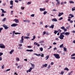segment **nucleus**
<instances>
[{
    "label": "nucleus",
    "mask_w": 75,
    "mask_h": 75,
    "mask_svg": "<svg viewBox=\"0 0 75 75\" xmlns=\"http://www.w3.org/2000/svg\"><path fill=\"white\" fill-rule=\"evenodd\" d=\"M53 55L56 58H57V59H59V58H60L59 54H54Z\"/></svg>",
    "instance_id": "1"
},
{
    "label": "nucleus",
    "mask_w": 75,
    "mask_h": 75,
    "mask_svg": "<svg viewBox=\"0 0 75 75\" xmlns=\"http://www.w3.org/2000/svg\"><path fill=\"white\" fill-rule=\"evenodd\" d=\"M69 16H71V17L70 16L68 17V18H69V19H68V21H70L71 19H70V18H72V17H74V15H73L71 14L69 15Z\"/></svg>",
    "instance_id": "2"
},
{
    "label": "nucleus",
    "mask_w": 75,
    "mask_h": 75,
    "mask_svg": "<svg viewBox=\"0 0 75 75\" xmlns=\"http://www.w3.org/2000/svg\"><path fill=\"white\" fill-rule=\"evenodd\" d=\"M64 37V35L62 34H60V36L59 37V38H60L61 40H63Z\"/></svg>",
    "instance_id": "3"
},
{
    "label": "nucleus",
    "mask_w": 75,
    "mask_h": 75,
    "mask_svg": "<svg viewBox=\"0 0 75 75\" xmlns=\"http://www.w3.org/2000/svg\"><path fill=\"white\" fill-rule=\"evenodd\" d=\"M24 38V36H22L21 38V40H20V43H23V42H24V38Z\"/></svg>",
    "instance_id": "4"
},
{
    "label": "nucleus",
    "mask_w": 75,
    "mask_h": 75,
    "mask_svg": "<svg viewBox=\"0 0 75 75\" xmlns=\"http://www.w3.org/2000/svg\"><path fill=\"white\" fill-rule=\"evenodd\" d=\"M0 48H5V46L3 44H0Z\"/></svg>",
    "instance_id": "5"
},
{
    "label": "nucleus",
    "mask_w": 75,
    "mask_h": 75,
    "mask_svg": "<svg viewBox=\"0 0 75 75\" xmlns=\"http://www.w3.org/2000/svg\"><path fill=\"white\" fill-rule=\"evenodd\" d=\"M17 25H18V24L16 23H13L12 25H11V27H16L17 26Z\"/></svg>",
    "instance_id": "6"
},
{
    "label": "nucleus",
    "mask_w": 75,
    "mask_h": 75,
    "mask_svg": "<svg viewBox=\"0 0 75 75\" xmlns=\"http://www.w3.org/2000/svg\"><path fill=\"white\" fill-rule=\"evenodd\" d=\"M3 27H4V29L6 30H7V29H8V28H9L8 27H7L6 25H3Z\"/></svg>",
    "instance_id": "7"
},
{
    "label": "nucleus",
    "mask_w": 75,
    "mask_h": 75,
    "mask_svg": "<svg viewBox=\"0 0 75 75\" xmlns=\"http://www.w3.org/2000/svg\"><path fill=\"white\" fill-rule=\"evenodd\" d=\"M32 69H33V68H32V67H30V69H29V71L28 70L27 71V73H28V72H30L31 71V70H32Z\"/></svg>",
    "instance_id": "8"
},
{
    "label": "nucleus",
    "mask_w": 75,
    "mask_h": 75,
    "mask_svg": "<svg viewBox=\"0 0 75 75\" xmlns=\"http://www.w3.org/2000/svg\"><path fill=\"white\" fill-rule=\"evenodd\" d=\"M48 66V65L47 64H45V65H42V67H41L42 68H44V67H47Z\"/></svg>",
    "instance_id": "9"
},
{
    "label": "nucleus",
    "mask_w": 75,
    "mask_h": 75,
    "mask_svg": "<svg viewBox=\"0 0 75 75\" xmlns=\"http://www.w3.org/2000/svg\"><path fill=\"white\" fill-rule=\"evenodd\" d=\"M40 11H45V8H40Z\"/></svg>",
    "instance_id": "10"
},
{
    "label": "nucleus",
    "mask_w": 75,
    "mask_h": 75,
    "mask_svg": "<svg viewBox=\"0 0 75 75\" xmlns=\"http://www.w3.org/2000/svg\"><path fill=\"white\" fill-rule=\"evenodd\" d=\"M13 21H15V22L16 23H17L18 22H19V21H18V19H15L13 20Z\"/></svg>",
    "instance_id": "11"
},
{
    "label": "nucleus",
    "mask_w": 75,
    "mask_h": 75,
    "mask_svg": "<svg viewBox=\"0 0 75 75\" xmlns=\"http://www.w3.org/2000/svg\"><path fill=\"white\" fill-rule=\"evenodd\" d=\"M52 21H55V22H57V21H58L57 20V19L54 18V19H52Z\"/></svg>",
    "instance_id": "12"
},
{
    "label": "nucleus",
    "mask_w": 75,
    "mask_h": 75,
    "mask_svg": "<svg viewBox=\"0 0 75 75\" xmlns=\"http://www.w3.org/2000/svg\"><path fill=\"white\" fill-rule=\"evenodd\" d=\"M54 25H52L51 26L49 27V28H52V29H53V28H54Z\"/></svg>",
    "instance_id": "13"
},
{
    "label": "nucleus",
    "mask_w": 75,
    "mask_h": 75,
    "mask_svg": "<svg viewBox=\"0 0 75 75\" xmlns=\"http://www.w3.org/2000/svg\"><path fill=\"white\" fill-rule=\"evenodd\" d=\"M27 51H28V52H33V50H26Z\"/></svg>",
    "instance_id": "14"
},
{
    "label": "nucleus",
    "mask_w": 75,
    "mask_h": 75,
    "mask_svg": "<svg viewBox=\"0 0 75 75\" xmlns=\"http://www.w3.org/2000/svg\"><path fill=\"white\" fill-rule=\"evenodd\" d=\"M24 22H27V23H30V21L29 20H23Z\"/></svg>",
    "instance_id": "15"
},
{
    "label": "nucleus",
    "mask_w": 75,
    "mask_h": 75,
    "mask_svg": "<svg viewBox=\"0 0 75 75\" xmlns=\"http://www.w3.org/2000/svg\"><path fill=\"white\" fill-rule=\"evenodd\" d=\"M1 11H2V13H6V11H4V10L3 9H1Z\"/></svg>",
    "instance_id": "16"
},
{
    "label": "nucleus",
    "mask_w": 75,
    "mask_h": 75,
    "mask_svg": "<svg viewBox=\"0 0 75 75\" xmlns=\"http://www.w3.org/2000/svg\"><path fill=\"white\" fill-rule=\"evenodd\" d=\"M69 34H70V33L69 32H67L66 33H65V35H69Z\"/></svg>",
    "instance_id": "17"
},
{
    "label": "nucleus",
    "mask_w": 75,
    "mask_h": 75,
    "mask_svg": "<svg viewBox=\"0 0 75 75\" xmlns=\"http://www.w3.org/2000/svg\"><path fill=\"white\" fill-rule=\"evenodd\" d=\"M11 5H13V1H11L10 2Z\"/></svg>",
    "instance_id": "18"
},
{
    "label": "nucleus",
    "mask_w": 75,
    "mask_h": 75,
    "mask_svg": "<svg viewBox=\"0 0 75 75\" xmlns=\"http://www.w3.org/2000/svg\"><path fill=\"white\" fill-rule=\"evenodd\" d=\"M69 3H70V4H74V2L73 1H69Z\"/></svg>",
    "instance_id": "19"
},
{
    "label": "nucleus",
    "mask_w": 75,
    "mask_h": 75,
    "mask_svg": "<svg viewBox=\"0 0 75 75\" xmlns=\"http://www.w3.org/2000/svg\"><path fill=\"white\" fill-rule=\"evenodd\" d=\"M33 38L32 39H31V40H35V38H36V37H35V35H34V36H33Z\"/></svg>",
    "instance_id": "20"
},
{
    "label": "nucleus",
    "mask_w": 75,
    "mask_h": 75,
    "mask_svg": "<svg viewBox=\"0 0 75 75\" xmlns=\"http://www.w3.org/2000/svg\"><path fill=\"white\" fill-rule=\"evenodd\" d=\"M14 52V50H11V51L9 52V53H10V54H12V52Z\"/></svg>",
    "instance_id": "21"
},
{
    "label": "nucleus",
    "mask_w": 75,
    "mask_h": 75,
    "mask_svg": "<svg viewBox=\"0 0 75 75\" xmlns=\"http://www.w3.org/2000/svg\"><path fill=\"white\" fill-rule=\"evenodd\" d=\"M46 58V60H47V59H48V58H49V55H47V56H46L45 57Z\"/></svg>",
    "instance_id": "22"
},
{
    "label": "nucleus",
    "mask_w": 75,
    "mask_h": 75,
    "mask_svg": "<svg viewBox=\"0 0 75 75\" xmlns=\"http://www.w3.org/2000/svg\"><path fill=\"white\" fill-rule=\"evenodd\" d=\"M56 4L57 5H59L60 4V2L59 1L57 2V3Z\"/></svg>",
    "instance_id": "23"
},
{
    "label": "nucleus",
    "mask_w": 75,
    "mask_h": 75,
    "mask_svg": "<svg viewBox=\"0 0 75 75\" xmlns=\"http://www.w3.org/2000/svg\"><path fill=\"white\" fill-rule=\"evenodd\" d=\"M60 48H63L64 47V44H62L60 46Z\"/></svg>",
    "instance_id": "24"
},
{
    "label": "nucleus",
    "mask_w": 75,
    "mask_h": 75,
    "mask_svg": "<svg viewBox=\"0 0 75 75\" xmlns=\"http://www.w3.org/2000/svg\"><path fill=\"white\" fill-rule=\"evenodd\" d=\"M72 72H73V71H71L70 72L68 73V75H71V73H72Z\"/></svg>",
    "instance_id": "25"
},
{
    "label": "nucleus",
    "mask_w": 75,
    "mask_h": 75,
    "mask_svg": "<svg viewBox=\"0 0 75 75\" xmlns=\"http://www.w3.org/2000/svg\"><path fill=\"white\" fill-rule=\"evenodd\" d=\"M16 60L17 61H20V59L18 57H17L16 59Z\"/></svg>",
    "instance_id": "26"
},
{
    "label": "nucleus",
    "mask_w": 75,
    "mask_h": 75,
    "mask_svg": "<svg viewBox=\"0 0 75 75\" xmlns=\"http://www.w3.org/2000/svg\"><path fill=\"white\" fill-rule=\"evenodd\" d=\"M58 31L57 30H55L54 32V33L55 34H57V33H58Z\"/></svg>",
    "instance_id": "27"
},
{
    "label": "nucleus",
    "mask_w": 75,
    "mask_h": 75,
    "mask_svg": "<svg viewBox=\"0 0 75 75\" xmlns=\"http://www.w3.org/2000/svg\"><path fill=\"white\" fill-rule=\"evenodd\" d=\"M64 70L67 71H69V69H68V68L67 67H66L65 69H64Z\"/></svg>",
    "instance_id": "28"
},
{
    "label": "nucleus",
    "mask_w": 75,
    "mask_h": 75,
    "mask_svg": "<svg viewBox=\"0 0 75 75\" xmlns=\"http://www.w3.org/2000/svg\"><path fill=\"white\" fill-rule=\"evenodd\" d=\"M47 13V11H45L44 12L43 14L44 15H45Z\"/></svg>",
    "instance_id": "29"
},
{
    "label": "nucleus",
    "mask_w": 75,
    "mask_h": 75,
    "mask_svg": "<svg viewBox=\"0 0 75 75\" xmlns=\"http://www.w3.org/2000/svg\"><path fill=\"white\" fill-rule=\"evenodd\" d=\"M40 51H43V48L42 47H40Z\"/></svg>",
    "instance_id": "30"
},
{
    "label": "nucleus",
    "mask_w": 75,
    "mask_h": 75,
    "mask_svg": "<svg viewBox=\"0 0 75 75\" xmlns=\"http://www.w3.org/2000/svg\"><path fill=\"white\" fill-rule=\"evenodd\" d=\"M64 51H67V48L65 47H64Z\"/></svg>",
    "instance_id": "31"
},
{
    "label": "nucleus",
    "mask_w": 75,
    "mask_h": 75,
    "mask_svg": "<svg viewBox=\"0 0 75 75\" xmlns=\"http://www.w3.org/2000/svg\"><path fill=\"white\" fill-rule=\"evenodd\" d=\"M31 64L32 67L34 68L35 67V65H34V64Z\"/></svg>",
    "instance_id": "32"
},
{
    "label": "nucleus",
    "mask_w": 75,
    "mask_h": 75,
    "mask_svg": "<svg viewBox=\"0 0 75 75\" xmlns=\"http://www.w3.org/2000/svg\"><path fill=\"white\" fill-rule=\"evenodd\" d=\"M72 11H75V7H74L73 8H72Z\"/></svg>",
    "instance_id": "33"
},
{
    "label": "nucleus",
    "mask_w": 75,
    "mask_h": 75,
    "mask_svg": "<svg viewBox=\"0 0 75 75\" xmlns=\"http://www.w3.org/2000/svg\"><path fill=\"white\" fill-rule=\"evenodd\" d=\"M35 55H36L37 56H40L41 54H34Z\"/></svg>",
    "instance_id": "34"
},
{
    "label": "nucleus",
    "mask_w": 75,
    "mask_h": 75,
    "mask_svg": "<svg viewBox=\"0 0 75 75\" xmlns=\"http://www.w3.org/2000/svg\"><path fill=\"white\" fill-rule=\"evenodd\" d=\"M41 54H42V55H40L41 57H44V54H42V53H41Z\"/></svg>",
    "instance_id": "35"
},
{
    "label": "nucleus",
    "mask_w": 75,
    "mask_h": 75,
    "mask_svg": "<svg viewBox=\"0 0 75 75\" xmlns=\"http://www.w3.org/2000/svg\"><path fill=\"white\" fill-rule=\"evenodd\" d=\"M3 55V53L2 52H0V57H1V55Z\"/></svg>",
    "instance_id": "36"
},
{
    "label": "nucleus",
    "mask_w": 75,
    "mask_h": 75,
    "mask_svg": "<svg viewBox=\"0 0 75 75\" xmlns=\"http://www.w3.org/2000/svg\"><path fill=\"white\" fill-rule=\"evenodd\" d=\"M61 29H62V30H64L65 28V27L64 26H62L61 28Z\"/></svg>",
    "instance_id": "37"
},
{
    "label": "nucleus",
    "mask_w": 75,
    "mask_h": 75,
    "mask_svg": "<svg viewBox=\"0 0 75 75\" xmlns=\"http://www.w3.org/2000/svg\"><path fill=\"white\" fill-rule=\"evenodd\" d=\"M60 34H64V35H65V32H62V33H61Z\"/></svg>",
    "instance_id": "38"
},
{
    "label": "nucleus",
    "mask_w": 75,
    "mask_h": 75,
    "mask_svg": "<svg viewBox=\"0 0 75 75\" xmlns=\"http://www.w3.org/2000/svg\"><path fill=\"white\" fill-rule=\"evenodd\" d=\"M6 20V18H5L4 19H3L2 21H5Z\"/></svg>",
    "instance_id": "39"
},
{
    "label": "nucleus",
    "mask_w": 75,
    "mask_h": 75,
    "mask_svg": "<svg viewBox=\"0 0 75 75\" xmlns=\"http://www.w3.org/2000/svg\"><path fill=\"white\" fill-rule=\"evenodd\" d=\"M15 34H21V33H15Z\"/></svg>",
    "instance_id": "40"
},
{
    "label": "nucleus",
    "mask_w": 75,
    "mask_h": 75,
    "mask_svg": "<svg viewBox=\"0 0 75 75\" xmlns=\"http://www.w3.org/2000/svg\"><path fill=\"white\" fill-rule=\"evenodd\" d=\"M34 45H37L38 44V43L36 42H34Z\"/></svg>",
    "instance_id": "41"
},
{
    "label": "nucleus",
    "mask_w": 75,
    "mask_h": 75,
    "mask_svg": "<svg viewBox=\"0 0 75 75\" xmlns=\"http://www.w3.org/2000/svg\"><path fill=\"white\" fill-rule=\"evenodd\" d=\"M1 16V17H4V13H2Z\"/></svg>",
    "instance_id": "42"
},
{
    "label": "nucleus",
    "mask_w": 75,
    "mask_h": 75,
    "mask_svg": "<svg viewBox=\"0 0 75 75\" xmlns=\"http://www.w3.org/2000/svg\"><path fill=\"white\" fill-rule=\"evenodd\" d=\"M43 35H44L45 34H46V32L45 31H44L43 32Z\"/></svg>",
    "instance_id": "43"
},
{
    "label": "nucleus",
    "mask_w": 75,
    "mask_h": 75,
    "mask_svg": "<svg viewBox=\"0 0 75 75\" xmlns=\"http://www.w3.org/2000/svg\"><path fill=\"white\" fill-rule=\"evenodd\" d=\"M27 36L29 37L30 36V33H27L26 34Z\"/></svg>",
    "instance_id": "44"
},
{
    "label": "nucleus",
    "mask_w": 75,
    "mask_h": 75,
    "mask_svg": "<svg viewBox=\"0 0 75 75\" xmlns=\"http://www.w3.org/2000/svg\"><path fill=\"white\" fill-rule=\"evenodd\" d=\"M58 31H59V33H61L62 31V30H61L60 29H59L58 30Z\"/></svg>",
    "instance_id": "45"
},
{
    "label": "nucleus",
    "mask_w": 75,
    "mask_h": 75,
    "mask_svg": "<svg viewBox=\"0 0 75 75\" xmlns=\"http://www.w3.org/2000/svg\"><path fill=\"white\" fill-rule=\"evenodd\" d=\"M11 69H7L6 70V72H7V71H9Z\"/></svg>",
    "instance_id": "46"
},
{
    "label": "nucleus",
    "mask_w": 75,
    "mask_h": 75,
    "mask_svg": "<svg viewBox=\"0 0 75 75\" xmlns=\"http://www.w3.org/2000/svg\"><path fill=\"white\" fill-rule=\"evenodd\" d=\"M75 55V53H74L73 54L71 55V57H74Z\"/></svg>",
    "instance_id": "47"
},
{
    "label": "nucleus",
    "mask_w": 75,
    "mask_h": 75,
    "mask_svg": "<svg viewBox=\"0 0 75 75\" xmlns=\"http://www.w3.org/2000/svg\"><path fill=\"white\" fill-rule=\"evenodd\" d=\"M15 2H16V3H18V1L17 0H15Z\"/></svg>",
    "instance_id": "48"
},
{
    "label": "nucleus",
    "mask_w": 75,
    "mask_h": 75,
    "mask_svg": "<svg viewBox=\"0 0 75 75\" xmlns=\"http://www.w3.org/2000/svg\"><path fill=\"white\" fill-rule=\"evenodd\" d=\"M34 16H35V14H33L30 15L31 17H34Z\"/></svg>",
    "instance_id": "49"
},
{
    "label": "nucleus",
    "mask_w": 75,
    "mask_h": 75,
    "mask_svg": "<svg viewBox=\"0 0 75 75\" xmlns=\"http://www.w3.org/2000/svg\"><path fill=\"white\" fill-rule=\"evenodd\" d=\"M63 19V18L62 17H61L59 19V20L61 21V20H62Z\"/></svg>",
    "instance_id": "50"
},
{
    "label": "nucleus",
    "mask_w": 75,
    "mask_h": 75,
    "mask_svg": "<svg viewBox=\"0 0 75 75\" xmlns=\"http://www.w3.org/2000/svg\"><path fill=\"white\" fill-rule=\"evenodd\" d=\"M4 64H3V66H2L1 69H4Z\"/></svg>",
    "instance_id": "51"
},
{
    "label": "nucleus",
    "mask_w": 75,
    "mask_h": 75,
    "mask_svg": "<svg viewBox=\"0 0 75 75\" xmlns=\"http://www.w3.org/2000/svg\"><path fill=\"white\" fill-rule=\"evenodd\" d=\"M44 41L43 40H42V41H40V43H43L44 42Z\"/></svg>",
    "instance_id": "52"
},
{
    "label": "nucleus",
    "mask_w": 75,
    "mask_h": 75,
    "mask_svg": "<svg viewBox=\"0 0 75 75\" xmlns=\"http://www.w3.org/2000/svg\"><path fill=\"white\" fill-rule=\"evenodd\" d=\"M31 2H28L27 3V4H31Z\"/></svg>",
    "instance_id": "53"
},
{
    "label": "nucleus",
    "mask_w": 75,
    "mask_h": 75,
    "mask_svg": "<svg viewBox=\"0 0 75 75\" xmlns=\"http://www.w3.org/2000/svg\"><path fill=\"white\" fill-rule=\"evenodd\" d=\"M64 30V32H65L67 31V30L66 29H65V28Z\"/></svg>",
    "instance_id": "54"
},
{
    "label": "nucleus",
    "mask_w": 75,
    "mask_h": 75,
    "mask_svg": "<svg viewBox=\"0 0 75 75\" xmlns=\"http://www.w3.org/2000/svg\"><path fill=\"white\" fill-rule=\"evenodd\" d=\"M6 3L3 4H2L3 6H6Z\"/></svg>",
    "instance_id": "55"
},
{
    "label": "nucleus",
    "mask_w": 75,
    "mask_h": 75,
    "mask_svg": "<svg viewBox=\"0 0 75 75\" xmlns=\"http://www.w3.org/2000/svg\"><path fill=\"white\" fill-rule=\"evenodd\" d=\"M71 59H75V57H71Z\"/></svg>",
    "instance_id": "56"
},
{
    "label": "nucleus",
    "mask_w": 75,
    "mask_h": 75,
    "mask_svg": "<svg viewBox=\"0 0 75 75\" xmlns=\"http://www.w3.org/2000/svg\"><path fill=\"white\" fill-rule=\"evenodd\" d=\"M3 30V28H0V33H1V30Z\"/></svg>",
    "instance_id": "57"
},
{
    "label": "nucleus",
    "mask_w": 75,
    "mask_h": 75,
    "mask_svg": "<svg viewBox=\"0 0 75 75\" xmlns=\"http://www.w3.org/2000/svg\"><path fill=\"white\" fill-rule=\"evenodd\" d=\"M52 48V46H50V47L48 48L47 49H48V50H50V48Z\"/></svg>",
    "instance_id": "58"
},
{
    "label": "nucleus",
    "mask_w": 75,
    "mask_h": 75,
    "mask_svg": "<svg viewBox=\"0 0 75 75\" xmlns=\"http://www.w3.org/2000/svg\"><path fill=\"white\" fill-rule=\"evenodd\" d=\"M24 8H25V7H21V8L22 10H24Z\"/></svg>",
    "instance_id": "59"
},
{
    "label": "nucleus",
    "mask_w": 75,
    "mask_h": 75,
    "mask_svg": "<svg viewBox=\"0 0 75 75\" xmlns=\"http://www.w3.org/2000/svg\"><path fill=\"white\" fill-rule=\"evenodd\" d=\"M64 4V2H62L61 3V5H63Z\"/></svg>",
    "instance_id": "60"
},
{
    "label": "nucleus",
    "mask_w": 75,
    "mask_h": 75,
    "mask_svg": "<svg viewBox=\"0 0 75 75\" xmlns=\"http://www.w3.org/2000/svg\"><path fill=\"white\" fill-rule=\"evenodd\" d=\"M49 1L48 0H45V2L46 3H48V2Z\"/></svg>",
    "instance_id": "61"
},
{
    "label": "nucleus",
    "mask_w": 75,
    "mask_h": 75,
    "mask_svg": "<svg viewBox=\"0 0 75 75\" xmlns=\"http://www.w3.org/2000/svg\"><path fill=\"white\" fill-rule=\"evenodd\" d=\"M13 5H12V6H10V8H13Z\"/></svg>",
    "instance_id": "62"
},
{
    "label": "nucleus",
    "mask_w": 75,
    "mask_h": 75,
    "mask_svg": "<svg viewBox=\"0 0 75 75\" xmlns=\"http://www.w3.org/2000/svg\"><path fill=\"white\" fill-rule=\"evenodd\" d=\"M18 45L19 46H20V47H21L22 46V45L21 44H19Z\"/></svg>",
    "instance_id": "63"
},
{
    "label": "nucleus",
    "mask_w": 75,
    "mask_h": 75,
    "mask_svg": "<svg viewBox=\"0 0 75 75\" xmlns=\"http://www.w3.org/2000/svg\"><path fill=\"white\" fill-rule=\"evenodd\" d=\"M57 50V47H54V50L55 51V50Z\"/></svg>",
    "instance_id": "64"
}]
</instances>
